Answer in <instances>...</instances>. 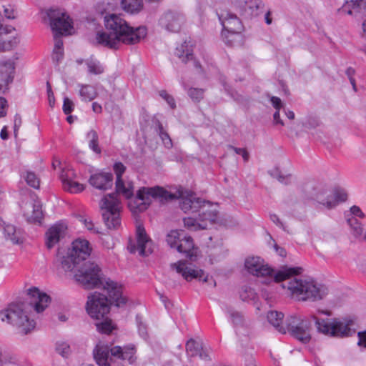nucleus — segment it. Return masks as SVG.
Returning a JSON list of instances; mask_svg holds the SVG:
<instances>
[{
    "label": "nucleus",
    "mask_w": 366,
    "mask_h": 366,
    "mask_svg": "<svg viewBox=\"0 0 366 366\" xmlns=\"http://www.w3.org/2000/svg\"><path fill=\"white\" fill-rule=\"evenodd\" d=\"M119 194L129 199L128 207L133 214L147 210L152 199L162 204L175 199L174 194L159 186L141 187L137 195L133 197V187L130 184L126 187L123 180L116 181V193L104 196L99 203L104 222L109 229H117L121 224V206L118 199Z\"/></svg>",
    "instance_id": "f257e3e1"
},
{
    "label": "nucleus",
    "mask_w": 366,
    "mask_h": 366,
    "mask_svg": "<svg viewBox=\"0 0 366 366\" xmlns=\"http://www.w3.org/2000/svg\"><path fill=\"white\" fill-rule=\"evenodd\" d=\"M244 266L247 270L254 276L268 277L275 282H282V287L287 288L291 295L300 300L317 301L323 299L327 294V288L317 284L314 280H302L296 277L302 271V267H285L276 274L259 257L246 259Z\"/></svg>",
    "instance_id": "f03ea898"
},
{
    "label": "nucleus",
    "mask_w": 366,
    "mask_h": 366,
    "mask_svg": "<svg viewBox=\"0 0 366 366\" xmlns=\"http://www.w3.org/2000/svg\"><path fill=\"white\" fill-rule=\"evenodd\" d=\"M104 23L106 31L97 32L92 41L94 46L117 49L120 43L136 44L145 38L147 34L146 26L132 27L121 16L116 14L104 15Z\"/></svg>",
    "instance_id": "7ed1b4c3"
},
{
    "label": "nucleus",
    "mask_w": 366,
    "mask_h": 366,
    "mask_svg": "<svg viewBox=\"0 0 366 366\" xmlns=\"http://www.w3.org/2000/svg\"><path fill=\"white\" fill-rule=\"evenodd\" d=\"M28 297L30 299L27 303H11L7 308L0 311V320L2 322L16 327L20 333L26 335L34 329L36 322L31 320L25 310L29 305L37 313L42 312L51 302V298L46 293L41 292L37 287H32L28 290Z\"/></svg>",
    "instance_id": "20e7f679"
},
{
    "label": "nucleus",
    "mask_w": 366,
    "mask_h": 366,
    "mask_svg": "<svg viewBox=\"0 0 366 366\" xmlns=\"http://www.w3.org/2000/svg\"><path fill=\"white\" fill-rule=\"evenodd\" d=\"M75 281L84 289L91 290L102 287L108 291L112 300L116 302L118 307L124 305L127 300L122 296L121 286L117 282L104 277L102 269L94 262H82L74 274Z\"/></svg>",
    "instance_id": "39448f33"
},
{
    "label": "nucleus",
    "mask_w": 366,
    "mask_h": 366,
    "mask_svg": "<svg viewBox=\"0 0 366 366\" xmlns=\"http://www.w3.org/2000/svg\"><path fill=\"white\" fill-rule=\"evenodd\" d=\"M93 352L94 357L99 366H110L112 359L109 358V353L112 357L126 360L130 365L136 361V348L132 344L124 347L114 346L111 349H109L107 345H97Z\"/></svg>",
    "instance_id": "423d86ee"
},
{
    "label": "nucleus",
    "mask_w": 366,
    "mask_h": 366,
    "mask_svg": "<svg viewBox=\"0 0 366 366\" xmlns=\"http://www.w3.org/2000/svg\"><path fill=\"white\" fill-rule=\"evenodd\" d=\"M310 317L315 321L317 331L325 335L334 337H345L355 333V331L350 327L352 321L345 323L337 319L329 321L320 320L315 315H311Z\"/></svg>",
    "instance_id": "0eeeda50"
},
{
    "label": "nucleus",
    "mask_w": 366,
    "mask_h": 366,
    "mask_svg": "<svg viewBox=\"0 0 366 366\" xmlns=\"http://www.w3.org/2000/svg\"><path fill=\"white\" fill-rule=\"evenodd\" d=\"M109 297L100 292H94L88 296L86 302V311L92 318L100 320L104 319L110 311V305H116V302L112 300L109 292Z\"/></svg>",
    "instance_id": "6e6552de"
},
{
    "label": "nucleus",
    "mask_w": 366,
    "mask_h": 366,
    "mask_svg": "<svg viewBox=\"0 0 366 366\" xmlns=\"http://www.w3.org/2000/svg\"><path fill=\"white\" fill-rule=\"evenodd\" d=\"M286 332L300 342L306 344L311 340V322L307 319H302L296 315H291L285 320Z\"/></svg>",
    "instance_id": "1a4fd4ad"
},
{
    "label": "nucleus",
    "mask_w": 366,
    "mask_h": 366,
    "mask_svg": "<svg viewBox=\"0 0 366 366\" xmlns=\"http://www.w3.org/2000/svg\"><path fill=\"white\" fill-rule=\"evenodd\" d=\"M50 21V26L54 33L57 35H63L72 29V21L69 16L61 9H51L47 12Z\"/></svg>",
    "instance_id": "9d476101"
},
{
    "label": "nucleus",
    "mask_w": 366,
    "mask_h": 366,
    "mask_svg": "<svg viewBox=\"0 0 366 366\" xmlns=\"http://www.w3.org/2000/svg\"><path fill=\"white\" fill-rule=\"evenodd\" d=\"M218 16L224 31H227L231 37L239 36L243 26L236 14L229 11H222Z\"/></svg>",
    "instance_id": "9b49d317"
},
{
    "label": "nucleus",
    "mask_w": 366,
    "mask_h": 366,
    "mask_svg": "<svg viewBox=\"0 0 366 366\" xmlns=\"http://www.w3.org/2000/svg\"><path fill=\"white\" fill-rule=\"evenodd\" d=\"M327 190L322 189L315 195L317 202L325 206L327 209L335 207L339 202H345L347 200V194L344 189H337L333 192L332 194H327Z\"/></svg>",
    "instance_id": "f8f14e48"
},
{
    "label": "nucleus",
    "mask_w": 366,
    "mask_h": 366,
    "mask_svg": "<svg viewBox=\"0 0 366 366\" xmlns=\"http://www.w3.org/2000/svg\"><path fill=\"white\" fill-rule=\"evenodd\" d=\"M171 267L176 269L177 272L187 281H191L193 279H198L205 282L209 281L208 275L204 277V272L202 269H195L188 267L184 262L179 261L177 263H173L171 264Z\"/></svg>",
    "instance_id": "ddd939ff"
},
{
    "label": "nucleus",
    "mask_w": 366,
    "mask_h": 366,
    "mask_svg": "<svg viewBox=\"0 0 366 366\" xmlns=\"http://www.w3.org/2000/svg\"><path fill=\"white\" fill-rule=\"evenodd\" d=\"M68 252L73 257L82 263L86 262V259L89 257L92 247L88 240L78 238L72 242L71 248Z\"/></svg>",
    "instance_id": "4468645a"
},
{
    "label": "nucleus",
    "mask_w": 366,
    "mask_h": 366,
    "mask_svg": "<svg viewBox=\"0 0 366 366\" xmlns=\"http://www.w3.org/2000/svg\"><path fill=\"white\" fill-rule=\"evenodd\" d=\"M149 241L144 228L139 225L137 227V244L130 242L128 249L130 253H135L138 251L141 256H147L152 252L150 249H147V244Z\"/></svg>",
    "instance_id": "2eb2a0df"
},
{
    "label": "nucleus",
    "mask_w": 366,
    "mask_h": 366,
    "mask_svg": "<svg viewBox=\"0 0 366 366\" xmlns=\"http://www.w3.org/2000/svg\"><path fill=\"white\" fill-rule=\"evenodd\" d=\"M184 18L181 14L169 11L164 13L160 18L159 24L169 31L177 32L184 23Z\"/></svg>",
    "instance_id": "dca6fc26"
},
{
    "label": "nucleus",
    "mask_w": 366,
    "mask_h": 366,
    "mask_svg": "<svg viewBox=\"0 0 366 366\" xmlns=\"http://www.w3.org/2000/svg\"><path fill=\"white\" fill-rule=\"evenodd\" d=\"M66 226L62 223L55 224L46 232V245L48 249L52 248L65 235Z\"/></svg>",
    "instance_id": "f3484780"
},
{
    "label": "nucleus",
    "mask_w": 366,
    "mask_h": 366,
    "mask_svg": "<svg viewBox=\"0 0 366 366\" xmlns=\"http://www.w3.org/2000/svg\"><path fill=\"white\" fill-rule=\"evenodd\" d=\"M14 71V63L11 60L0 61V92L4 93L8 89V85L13 81Z\"/></svg>",
    "instance_id": "a211bd4d"
},
{
    "label": "nucleus",
    "mask_w": 366,
    "mask_h": 366,
    "mask_svg": "<svg viewBox=\"0 0 366 366\" xmlns=\"http://www.w3.org/2000/svg\"><path fill=\"white\" fill-rule=\"evenodd\" d=\"M54 262L61 266L65 272H74V273L81 264L69 252L66 255H64L59 249H58Z\"/></svg>",
    "instance_id": "6ab92c4d"
},
{
    "label": "nucleus",
    "mask_w": 366,
    "mask_h": 366,
    "mask_svg": "<svg viewBox=\"0 0 366 366\" xmlns=\"http://www.w3.org/2000/svg\"><path fill=\"white\" fill-rule=\"evenodd\" d=\"M89 184L100 190H107L113 184V174L109 172H99L91 175Z\"/></svg>",
    "instance_id": "aec40b11"
},
{
    "label": "nucleus",
    "mask_w": 366,
    "mask_h": 366,
    "mask_svg": "<svg viewBox=\"0 0 366 366\" xmlns=\"http://www.w3.org/2000/svg\"><path fill=\"white\" fill-rule=\"evenodd\" d=\"M197 213L198 214V220L201 223H207V227L209 224H212L217 217V211L213 209L212 205L209 202L204 200H202V203H200Z\"/></svg>",
    "instance_id": "412c9836"
},
{
    "label": "nucleus",
    "mask_w": 366,
    "mask_h": 366,
    "mask_svg": "<svg viewBox=\"0 0 366 366\" xmlns=\"http://www.w3.org/2000/svg\"><path fill=\"white\" fill-rule=\"evenodd\" d=\"M12 30L13 27L4 26L0 25V52L11 51L19 44V39L18 37H13L9 39L7 35Z\"/></svg>",
    "instance_id": "4be33fe9"
},
{
    "label": "nucleus",
    "mask_w": 366,
    "mask_h": 366,
    "mask_svg": "<svg viewBox=\"0 0 366 366\" xmlns=\"http://www.w3.org/2000/svg\"><path fill=\"white\" fill-rule=\"evenodd\" d=\"M339 11L355 16L357 14H365L366 0H345V3L339 9Z\"/></svg>",
    "instance_id": "5701e85b"
},
{
    "label": "nucleus",
    "mask_w": 366,
    "mask_h": 366,
    "mask_svg": "<svg viewBox=\"0 0 366 366\" xmlns=\"http://www.w3.org/2000/svg\"><path fill=\"white\" fill-rule=\"evenodd\" d=\"M268 322L280 333H286L285 325L283 322L284 314L277 311H269L267 315Z\"/></svg>",
    "instance_id": "b1692460"
},
{
    "label": "nucleus",
    "mask_w": 366,
    "mask_h": 366,
    "mask_svg": "<svg viewBox=\"0 0 366 366\" xmlns=\"http://www.w3.org/2000/svg\"><path fill=\"white\" fill-rule=\"evenodd\" d=\"M69 173H71V172L68 171L65 174L63 172L61 174V179L64 190L71 193H77L83 191L84 189V185L69 179L68 177Z\"/></svg>",
    "instance_id": "393cba45"
},
{
    "label": "nucleus",
    "mask_w": 366,
    "mask_h": 366,
    "mask_svg": "<svg viewBox=\"0 0 366 366\" xmlns=\"http://www.w3.org/2000/svg\"><path fill=\"white\" fill-rule=\"evenodd\" d=\"M4 234L7 239H9L13 244H21L24 241L22 232L20 229H17L13 224H6L4 228Z\"/></svg>",
    "instance_id": "a878e982"
},
{
    "label": "nucleus",
    "mask_w": 366,
    "mask_h": 366,
    "mask_svg": "<svg viewBox=\"0 0 366 366\" xmlns=\"http://www.w3.org/2000/svg\"><path fill=\"white\" fill-rule=\"evenodd\" d=\"M174 54L181 59L183 63L186 64L189 60L193 59L192 46L189 45L187 41H184L176 48Z\"/></svg>",
    "instance_id": "bb28decb"
},
{
    "label": "nucleus",
    "mask_w": 366,
    "mask_h": 366,
    "mask_svg": "<svg viewBox=\"0 0 366 366\" xmlns=\"http://www.w3.org/2000/svg\"><path fill=\"white\" fill-rule=\"evenodd\" d=\"M200 203H202V199L190 197L182 199L180 203V208L185 213L196 214L198 208H199Z\"/></svg>",
    "instance_id": "cd10ccee"
},
{
    "label": "nucleus",
    "mask_w": 366,
    "mask_h": 366,
    "mask_svg": "<svg viewBox=\"0 0 366 366\" xmlns=\"http://www.w3.org/2000/svg\"><path fill=\"white\" fill-rule=\"evenodd\" d=\"M193 248L194 243L192 238L190 236H187L185 232H184L176 249L179 253L185 254L186 257H190Z\"/></svg>",
    "instance_id": "c85d7f7f"
},
{
    "label": "nucleus",
    "mask_w": 366,
    "mask_h": 366,
    "mask_svg": "<svg viewBox=\"0 0 366 366\" xmlns=\"http://www.w3.org/2000/svg\"><path fill=\"white\" fill-rule=\"evenodd\" d=\"M121 6L124 11L130 14H136L143 7L142 0H121Z\"/></svg>",
    "instance_id": "c756f323"
},
{
    "label": "nucleus",
    "mask_w": 366,
    "mask_h": 366,
    "mask_svg": "<svg viewBox=\"0 0 366 366\" xmlns=\"http://www.w3.org/2000/svg\"><path fill=\"white\" fill-rule=\"evenodd\" d=\"M79 94L82 100L88 102L94 99L97 95L96 89L89 84L81 85Z\"/></svg>",
    "instance_id": "7c9ffc66"
},
{
    "label": "nucleus",
    "mask_w": 366,
    "mask_h": 366,
    "mask_svg": "<svg viewBox=\"0 0 366 366\" xmlns=\"http://www.w3.org/2000/svg\"><path fill=\"white\" fill-rule=\"evenodd\" d=\"M183 222H184V226L191 230L197 231V230H199V229H207V223H201L198 220V216L193 217H184L183 219Z\"/></svg>",
    "instance_id": "2f4dec72"
},
{
    "label": "nucleus",
    "mask_w": 366,
    "mask_h": 366,
    "mask_svg": "<svg viewBox=\"0 0 366 366\" xmlns=\"http://www.w3.org/2000/svg\"><path fill=\"white\" fill-rule=\"evenodd\" d=\"M183 230H172L167 235L166 238V241L168 244V245L171 248H176L177 246L179 244V241L181 240V238L182 235L184 234Z\"/></svg>",
    "instance_id": "473e14b6"
},
{
    "label": "nucleus",
    "mask_w": 366,
    "mask_h": 366,
    "mask_svg": "<svg viewBox=\"0 0 366 366\" xmlns=\"http://www.w3.org/2000/svg\"><path fill=\"white\" fill-rule=\"evenodd\" d=\"M239 297L244 302L252 301L254 303L257 295L252 287L247 285H244L239 291Z\"/></svg>",
    "instance_id": "72a5a7b5"
},
{
    "label": "nucleus",
    "mask_w": 366,
    "mask_h": 366,
    "mask_svg": "<svg viewBox=\"0 0 366 366\" xmlns=\"http://www.w3.org/2000/svg\"><path fill=\"white\" fill-rule=\"evenodd\" d=\"M102 321L96 323L97 330L103 334H109L114 329V326L112 324V320L108 318L107 315Z\"/></svg>",
    "instance_id": "f704fd0d"
},
{
    "label": "nucleus",
    "mask_w": 366,
    "mask_h": 366,
    "mask_svg": "<svg viewBox=\"0 0 366 366\" xmlns=\"http://www.w3.org/2000/svg\"><path fill=\"white\" fill-rule=\"evenodd\" d=\"M226 312L228 314L234 326H242L243 325L244 317L241 312L234 310L231 307H226Z\"/></svg>",
    "instance_id": "c9c22d12"
},
{
    "label": "nucleus",
    "mask_w": 366,
    "mask_h": 366,
    "mask_svg": "<svg viewBox=\"0 0 366 366\" xmlns=\"http://www.w3.org/2000/svg\"><path fill=\"white\" fill-rule=\"evenodd\" d=\"M86 64L88 68V71L90 74L97 75L102 74L104 71L103 66L97 60L92 59H87L86 61Z\"/></svg>",
    "instance_id": "e433bc0d"
},
{
    "label": "nucleus",
    "mask_w": 366,
    "mask_h": 366,
    "mask_svg": "<svg viewBox=\"0 0 366 366\" xmlns=\"http://www.w3.org/2000/svg\"><path fill=\"white\" fill-rule=\"evenodd\" d=\"M247 5L251 11V14L254 16L259 15L264 9V4L262 0H249Z\"/></svg>",
    "instance_id": "4c0bfd02"
},
{
    "label": "nucleus",
    "mask_w": 366,
    "mask_h": 366,
    "mask_svg": "<svg viewBox=\"0 0 366 366\" xmlns=\"http://www.w3.org/2000/svg\"><path fill=\"white\" fill-rule=\"evenodd\" d=\"M202 350V345L193 339H190L186 344V351L191 357L197 356L199 351Z\"/></svg>",
    "instance_id": "58836bf2"
},
{
    "label": "nucleus",
    "mask_w": 366,
    "mask_h": 366,
    "mask_svg": "<svg viewBox=\"0 0 366 366\" xmlns=\"http://www.w3.org/2000/svg\"><path fill=\"white\" fill-rule=\"evenodd\" d=\"M114 8L113 0H102L97 4V11L102 15H109V11Z\"/></svg>",
    "instance_id": "ea45409f"
},
{
    "label": "nucleus",
    "mask_w": 366,
    "mask_h": 366,
    "mask_svg": "<svg viewBox=\"0 0 366 366\" xmlns=\"http://www.w3.org/2000/svg\"><path fill=\"white\" fill-rule=\"evenodd\" d=\"M24 178L29 186L34 189L39 188L40 180L34 172H26V175L24 176Z\"/></svg>",
    "instance_id": "a19ab883"
},
{
    "label": "nucleus",
    "mask_w": 366,
    "mask_h": 366,
    "mask_svg": "<svg viewBox=\"0 0 366 366\" xmlns=\"http://www.w3.org/2000/svg\"><path fill=\"white\" fill-rule=\"evenodd\" d=\"M157 126L159 136L162 139L164 144L167 147H171L172 146V142L171 138L169 137V135L166 131H164L162 123L159 121L157 122Z\"/></svg>",
    "instance_id": "79ce46f5"
},
{
    "label": "nucleus",
    "mask_w": 366,
    "mask_h": 366,
    "mask_svg": "<svg viewBox=\"0 0 366 366\" xmlns=\"http://www.w3.org/2000/svg\"><path fill=\"white\" fill-rule=\"evenodd\" d=\"M204 90L199 88H189L187 91L188 96L196 102H199L204 98Z\"/></svg>",
    "instance_id": "37998d69"
},
{
    "label": "nucleus",
    "mask_w": 366,
    "mask_h": 366,
    "mask_svg": "<svg viewBox=\"0 0 366 366\" xmlns=\"http://www.w3.org/2000/svg\"><path fill=\"white\" fill-rule=\"evenodd\" d=\"M56 350L64 357H67L71 352L69 345L66 342H58L56 344Z\"/></svg>",
    "instance_id": "c03bdc74"
},
{
    "label": "nucleus",
    "mask_w": 366,
    "mask_h": 366,
    "mask_svg": "<svg viewBox=\"0 0 366 366\" xmlns=\"http://www.w3.org/2000/svg\"><path fill=\"white\" fill-rule=\"evenodd\" d=\"M113 170L117 176V180L120 182L123 180L122 177L126 171V167L120 162H115L113 166Z\"/></svg>",
    "instance_id": "a18cd8bd"
},
{
    "label": "nucleus",
    "mask_w": 366,
    "mask_h": 366,
    "mask_svg": "<svg viewBox=\"0 0 366 366\" xmlns=\"http://www.w3.org/2000/svg\"><path fill=\"white\" fill-rule=\"evenodd\" d=\"M74 109V102L69 99L68 97L64 98V102H63V107L62 109L65 114L68 115L70 114Z\"/></svg>",
    "instance_id": "49530a36"
},
{
    "label": "nucleus",
    "mask_w": 366,
    "mask_h": 366,
    "mask_svg": "<svg viewBox=\"0 0 366 366\" xmlns=\"http://www.w3.org/2000/svg\"><path fill=\"white\" fill-rule=\"evenodd\" d=\"M347 222L350 224V225L353 227L355 236H360V234H362L363 229L355 217L348 219Z\"/></svg>",
    "instance_id": "de8ad7c7"
},
{
    "label": "nucleus",
    "mask_w": 366,
    "mask_h": 366,
    "mask_svg": "<svg viewBox=\"0 0 366 366\" xmlns=\"http://www.w3.org/2000/svg\"><path fill=\"white\" fill-rule=\"evenodd\" d=\"M159 96L162 97L167 104L170 106L172 109H174L176 107L175 100L172 96L167 94L165 90H162L159 92Z\"/></svg>",
    "instance_id": "09e8293b"
},
{
    "label": "nucleus",
    "mask_w": 366,
    "mask_h": 366,
    "mask_svg": "<svg viewBox=\"0 0 366 366\" xmlns=\"http://www.w3.org/2000/svg\"><path fill=\"white\" fill-rule=\"evenodd\" d=\"M136 320L139 335L143 338H146L147 337V326L142 322L141 317L139 315H137Z\"/></svg>",
    "instance_id": "8fccbe9b"
},
{
    "label": "nucleus",
    "mask_w": 366,
    "mask_h": 366,
    "mask_svg": "<svg viewBox=\"0 0 366 366\" xmlns=\"http://www.w3.org/2000/svg\"><path fill=\"white\" fill-rule=\"evenodd\" d=\"M46 91L49 106L51 107H54L55 104V98L49 81H46Z\"/></svg>",
    "instance_id": "3c124183"
},
{
    "label": "nucleus",
    "mask_w": 366,
    "mask_h": 366,
    "mask_svg": "<svg viewBox=\"0 0 366 366\" xmlns=\"http://www.w3.org/2000/svg\"><path fill=\"white\" fill-rule=\"evenodd\" d=\"M229 147L234 150V152L237 154H239V155H242V157H243L244 160L245 162L248 161L249 159V153L247 152V151L244 149V148H237V147H234L233 146H229Z\"/></svg>",
    "instance_id": "603ef678"
},
{
    "label": "nucleus",
    "mask_w": 366,
    "mask_h": 366,
    "mask_svg": "<svg viewBox=\"0 0 366 366\" xmlns=\"http://www.w3.org/2000/svg\"><path fill=\"white\" fill-rule=\"evenodd\" d=\"M269 218H270L271 221H272L278 227H281L284 231H285L287 232H290L289 230L287 229V227L285 226L283 222L280 219V218L278 217V216L277 214H270Z\"/></svg>",
    "instance_id": "864d4df0"
},
{
    "label": "nucleus",
    "mask_w": 366,
    "mask_h": 366,
    "mask_svg": "<svg viewBox=\"0 0 366 366\" xmlns=\"http://www.w3.org/2000/svg\"><path fill=\"white\" fill-rule=\"evenodd\" d=\"M32 218L35 222H40L43 218L42 212L39 209V206H34Z\"/></svg>",
    "instance_id": "5fc2aeb1"
},
{
    "label": "nucleus",
    "mask_w": 366,
    "mask_h": 366,
    "mask_svg": "<svg viewBox=\"0 0 366 366\" xmlns=\"http://www.w3.org/2000/svg\"><path fill=\"white\" fill-rule=\"evenodd\" d=\"M89 147L95 153H97V154L101 153V149L99 147V139L89 140Z\"/></svg>",
    "instance_id": "6e6d98bb"
},
{
    "label": "nucleus",
    "mask_w": 366,
    "mask_h": 366,
    "mask_svg": "<svg viewBox=\"0 0 366 366\" xmlns=\"http://www.w3.org/2000/svg\"><path fill=\"white\" fill-rule=\"evenodd\" d=\"M7 101L4 97H0V118L6 114Z\"/></svg>",
    "instance_id": "4d7b16f0"
},
{
    "label": "nucleus",
    "mask_w": 366,
    "mask_h": 366,
    "mask_svg": "<svg viewBox=\"0 0 366 366\" xmlns=\"http://www.w3.org/2000/svg\"><path fill=\"white\" fill-rule=\"evenodd\" d=\"M358 342L357 345L360 347H366V331L359 332L357 334Z\"/></svg>",
    "instance_id": "13d9d810"
},
{
    "label": "nucleus",
    "mask_w": 366,
    "mask_h": 366,
    "mask_svg": "<svg viewBox=\"0 0 366 366\" xmlns=\"http://www.w3.org/2000/svg\"><path fill=\"white\" fill-rule=\"evenodd\" d=\"M61 36V35L56 36V33H54L55 44L54 50L63 51V41L60 39Z\"/></svg>",
    "instance_id": "bf43d9fd"
},
{
    "label": "nucleus",
    "mask_w": 366,
    "mask_h": 366,
    "mask_svg": "<svg viewBox=\"0 0 366 366\" xmlns=\"http://www.w3.org/2000/svg\"><path fill=\"white\" fill-rule=\"evenodd\" d=\"M270 101L272 106L276 109V110H280L282 108V103L280 98L277 97H272Z\"/></svg>",
    "instance_id": "052dcab7"
},
{
    "label": "nucleus",
    "mask_w": 366,
    "mask_h": 366,
    "mask_svg": "<svg viewBox=\"0 0 366 366\" xmlns=\"http://www.w3.org/2000/svg\"><path fill=\"white\" fill-rule=\"evenodd\" d=\"M63 51L53 50L52 60L59 63L63 58Z\"/></svg>",
    "instance_id": "680f3d73"
},
{
    "label": "nucleus",
    "mask_w": 366,
    "mask_h": 366,
    "mask_svg": "<svg viewBox=\"0 0 366 366\" xmlns=\"http://www.w3.org/2000/svg\"><path fill=\"white\" fill-rule=\"evenodd\" d=\"M350 212L355 217H363L365 216L360 208L355 205L350 208Z\"/></svg>",
    "instance_id": "e2e57ef3"
},
{
    "label": "nucleus",
    "mask_w": 366,
    "mask_h": 366,
    "mask_svg": "<svg viewBox=\"0 0 366 366\" xmlns=\"http://www.w3.org/2000/svg\"><path fill=\"white\" fill-rule=\"evenodd\" d=\"M290 175H283V174H279L277 177V180L285 184H288L290 182Z\"/></svg>",
    "instance_id": "0e129e2a"
},
{
    "label": "nucleus",
    "mask_w": 366,
    "mask_h": 366,
    "mask_svg": "<svg viewBox=\"0 0 366 366\" xmlns=\"http://www.w3.org/2000/svg\"><path fill=\"white\" fill-rule=\"evenodd\" d=\"M9 362L10 359L8 357L7 355L3 354L1 350H0V366H4Z\"/></svg>",
    "instance_id": "69168bd1"
},
{
    "label": "nucleus",
    "mask_w": 366,
    "mask_h": 366,
    "mask_svg": "<svg viewBox=\"0 0 366 366\" xmlns=\"http://www.w3.org/2000/svg\"><path fill=\"white\" fill-rule=\"evenodd\" d=\"M274 122L275 124H280L281 126L284 125L283 121L280 119V110H277L273 114Z\"/></svg>",
    "instance_id": "338daca9"
},
{
    "label": "nucleus",
    "mask_w": 366,
    "mask_h": 366,
    "mask_svg": "<svg viewBox=\"0 0 366 366\" xmlns=\"http://www.w3.org/2000/svg\"><path fill=\"white\" fill-rule=\"evenodd\" d=\"M274 248L275 251L277 252V254L281 257H285L287 254L286 250L280 246H278L277 244H274Z\"/></svg>",
    "instance_id": "774afa93"
}]
</instances>
